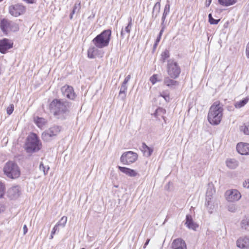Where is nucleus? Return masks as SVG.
I'll use <instances>...</instances> for the list:
<instances>
[{
  "label": "nucleus",
  "mask_w": 249,
  "mask_h": 249,
  "mask_svg": "<svg viewBox=\"0 0 249 249\" xmlns=\"http://www.w3.org/2000/svg\"><path fill=\"white\" fill-rule=\"evenodd\" d=\"M23 230V234L25 235L27 232V231H28V229H27V227L26 225H24Z\"/></svg>",
  "instance_id": "6e6d98bb"
},
{
  "label": "nucleus",
  "mask_w": 249,
  "mask_h": 249,
  "mask_svg": "<svg viewBox=\"0 0 249 249\" xmlns=\"http://www.w3.org/2000/svg\"><path fill=\"white\" fill-rule=\"evenodd\" d=\"M185 225L187 228L194 231H196V229L198 228V225L193 221L191 215H186Z\"/></svg>",
  "instance_id": "a211bd4d"
},
{
  "label": "nucleus",
  "mask_w": 249,
  "mask_h": 249,
  "mask_svg": "<svg viewBox=\"0 0 249 249\" xmlns=\"http://www.w3.org/2000/svg\"><path fill=\"white\" fill-rule=\"evenodd\" d=\"M171 248L172 249H187V246L183 239L178 238L173 241Z\"/></svg>",
  "instance_id": "2eb2a0df"
},
{
  "label": "nucleus",
  "mask_w": 249,
  "mask_h": 249,
  "mask_svg": "<svg viewBox=\"0 0 249 249\" xmlns=\"http://www.w3.org/2000/svg\"><path fill=\"white\" fill-rule=\"evenodd\" d=\"M246 54L247 57L249 58V42L248 43L246 47Z\"/></svg>",
  "instance_id": "864d4df0"
},
{
  "label": "nucleus",
  "mask_w": 249,
  "mask_h": 249,
  "mask_svg": "<svg viewBox=\"0 0 249 249\" xmlns=\"http://www.w3.org/2000/svg\"><path fill=\"white\" fill-rule=\"evenodd\" d=\"M215 192V191L213 186V185H209L206 192V198L212 199Z\"/></svg>",
  "instance_id": "b1692460"
},
{
  "label": "nucleus",
  "mask_w": 249,
  "mask_h": 249,
  "mask_svg": "<svg viewBox=\"0 0 249 249\" xmlns=\"http://www.w3.org/2000/svg\"><path fill=\"white\" fill-rule=\"evenodd\" d=\"M132 18H131V17H129L128 18V23L127 25L125 27V28L124 29L125 32H126L128 34L130 32V30H131V27H132Z\"/></svg>",
  "instance_id": "4c0bfd02"
},
{
  "label": "nucleus",
  "mask_w": 249,
  "mask_h": 249,
  "mask_svg": "<svg viewBox=\"0 0 249 249\" xmlns=\"http://www.w3.org/2000/svg\"><path fill=\"white\" fill-rule=\"evenodd\" d=\"M9 29L13 31H17L18 30V25L14 22L10 21V26H9Z\"/></svg>",
  "instance_id": "a19ab883"
},
{
  "label": "nucleus",
  "mask_w": 249,
  "mask_h": 249,
  "mask_svg": "<svg viewBox=\"0 0 249 249\" xmlns=\"http://www.w3.org/2000/svg\"><path fill=\"white\" fill-rule=\"evenodd\" d=\"M243 187L249 189V179L246 180L243 184Z\"/></svg>",
  "instance_id": "09e8293b"
},
{
  "label": "nucleus",
  "mask_w": 249,
  "mask_h": 249,
  "mask_svg": "<svg viewBox=\"0 0 249 249\" xmlns=\"http://www.w3.org/2000/svg\"><path fill=\"white\" fill-rule=\"evenodd\" d=\"M223 105L216 101L211 106L208 114V120L212 125H218L221 121L223 112Z\"/></svg>",
  "instance_id": "f03ea898"
},
{
  "label": "nucleus",
  "mask_w": 249,
  "mask_h": 249,
  "mask_svg": "<svg viewBox=\"0 0 249 249\" xmlns=\"http://www.w3.org/2000/svg\"><path fill=\"white\" fill-rule=\"evenodd\" d=\"M35 121L36 125L41 128L46 123L45 119L43 118L37 117Z\"/></svg>",
  "instance_id": "cd10ccee"
},
{
  "label": "nucleus",
  "mask_w": 249,
  "mask_h": 249,
  "mask_svg": "<svg viewBox=\"0 0 249 249\" xmlns=\"http://www.w3.org/2000/svg\"><path fill=\"white\" fill-rule=\"evenodd\" d=\"M131 78V75L130 74L128 75L124 79V81H123L122 84H124V85H126L128 83V82L129 81Z\"/></svg>",
  "instance_id": "de8ad7c7"
},
{
  "label": "nucleus",
  "mask_w": 249,
  "mask_h": 249,
  "mask_svg": "<svg viewBox=\"0 0 249 249\" xmlns=\"http://www.w3.org/2000/svg\"><path fill=\"white\" fill-rule=\"evenodd\" d=\"M53 235H54V234H51L50 237V239H52L53 238Z\"/></svg>",
  "instance_id": "680f3d73"
},
{
  "label": "nucleus",
  "mask_w": 249,
  "mask_h": 249,
  "mask_svg": "<svg viewBox=\"0 0 249 249\" xmlns=\"http://www.w3.org/2000/svg\"><path fill=\"white\" fill-rule=\"evenodd\" d=\"M3 0H0V2L2 1Z\"/></svg>",
  "instance_id": "0e129e2a"
},
{
  "label": "nucleus",
  "mask_w": 249,
  "mask_h": 249,
  "mask_svg": "<svg viewBox=\"0 0 249 249\" xmlns=\"http://www.w3.org/2000/svg\"><path fill=\"white\" fill-rule=\"evenodd\" d=\"M138 159L137 153L132 151H128L124 153L121 157L120 160L124 164H130L134 163Z\"/></svg>",
  "instance_id": "6e6552de"
},
{
  "label": "nucleus",
  "mask_w": 249,
  "mask_h": 249,
  "mask_svg": "<svg viewBox=\"0 0 249 249\" xmlns=\"http://www.w3.org/2000/svg\"><path fill=\"white\" fill-rule=\"evenodd\" d=\"M171 78L170 76L165 77L164 79L163 83L171 89H175L179 85V82Z\"/></svg>",
  "instance_id": "f3484780"
},
{
  "label": "nucleus",
  "mask_w": 249,
  "mask_h": 249,
  "mask_svg": "<svg viewBox=\"0 0 249 249\" xmlns=\"http://www.w3.org/2000/svg\"><path fill=\"white\" fill-rule=\"evenodd\" d=\"M119 97L122 100H124L126 98V92L124 91L123 93H121V91H119Z\"/></svg>",
  "instance_id": "49530a36"
},
{
  "label": "nucleus",
  "mask_w": 249,
  "mask_h": 249,
  "mask_svg": "<svg viewBox=\"0 0 249 249\" xmlns=\"http://www.w3.org/2000/svg\"><path fill=\"white\" fill-rule=\"evenodd\" d=\"M41 143L35 133L31 134L27 138L26 143V150L28 153L38 151L41 149Z\"/></svg>",
  "instance_id": "39448f33"
},
{
  "label": "nucleus",
  "mask_w": 249,
  "mask_h": 249,
  "mask_svg": "<svg viewBox=\"0 0 249 249\" xmlns=\"http://www.w3.org/2000/svg\"><path fill=\"white\" fill-rule=\"evenodd\" d=\"M162 33H161V32H160L159 34V35H158V37H157V39H156V40L155 41V43H157L158 44L159 43V42L160 41V40L161 39V36L162 35Z\"/></svg>",
  "instance_id": "603ef678"
},
{
  "label": "nucleus",
  "mask_w": 249,
  "mask_h": 249,
  "mask_svg": "<svg viewBox=\"0 0 249 249\" xmlns=\"http://www.w3.org/2000/svg\"><path fill=\"white\" fill-rule=\"evenodd\" d=\"M4 174L7 177L15 179L18 178L20 175V171L18 166L13 161H8L3 167Z\"/></svg>",
  "instance_id": "20e7f679"
},
{
  "label": "nucleus",
  "mask_w": 249,
  "mask_h": 249,
  "mask_svg": "<svg viewBox=\"0 0 249 249\" xmlns=\"http://www.w3.org/2000/svg\"><path fill=\"white\" fill-rule=\"evenodd\" d=\"M169 1H167V3L165 5L164 12L162 15V20H165L166 16L168 15V14L169 13L170 11V4L168 3Z\"/></svg>",
  "instance_id": "c756f323"
},
{
  "label": "nucleus",
  "mask_w": 249,
  "mask_h": 249,
  "mask_svg": "<svg viewBox=\"0 0 249 249\" xmlns=\"http://www.w3.org/2000/svg\"><path fill=\"white\" fill-rule=\"evenodd\" d=\"M228 210L231 212L234 213L236 211V208L234 204H230L228 206Z\"/></svg>",
  "instance_id": "37998d69"
},
{
  "label": "nucleus",
  "mask_w": 249,
  "mask_h": 249,
  "mask_svg": "<svg viewBox=\"0 0 249 249\" xmlns=\"http://www.w3.org/2000/svg\"><path fill=\"white\" fill-rule=\"evenodd\" d=\"M119 169L124 174L128 175L130 177H135L137 175V173L134 170L128 168L118 166Z\"/></svg>",
  "instance_id": "aec40b11"
},
{
  "label": "nucleus",
  "mask_w": 249,
  "mask_h": 249,
  "mask_svg": "<svg viewBox=\"0 0 249 249\" xmlns=\"http://www.w3.org/2000/svg\"><path fill=\"white\" fill-rule=\"evenodd\" d=\"M61 90L63 96L71 100L75 98L76 95L71 86L65 85L61 88Z\"/></svg>",
  "instance_id": "9b49d317"
},
{
  "label": "nucleus",
  "mask_w": 249,
  "mask_h": 249,
  "mask_svg": "<svg viewBox=\"0 0 249 249\" xmlns=\"http://www.w3.org/2000/svg\"><path fill=\"white\" fill-rule=\"evenodd\" d=\"M212 199H207L206 198V202L205 206L207 207L208 210L209 211L210 213H212V210L213 209L214 206L212 204L211 202Z\"/></svg>",
  "instance_id": "7c9ffc66"
},
{
  "label": "nucleus",
  "mask_w": 249,
  "mask_h": 249,
  "mask_svg": "<svg viewBox=\"0 0 249 249\" xmlns=\"http://www.w3.org/2000/svg\"><path fill=\"white\" fill-rule=\"evenodd\" d=\"M237 0H218L219 4L224 6H229L234 4Z\"/></svg>",
  "instance_id": "a878e982"
},
{
  "label": "nucleus",
  "mask_w": 249,
  "mask_h": 249,
  "mask_svg": "<svg viewBox=\"0 0 249 249\" xmlns=\"http://www.w3.org/2000/svg\"><path fill=\"white\" fill-rule=\"evenodd\" d=\"M127 89V86L126 85H124V84H122L120 88V91H121V93L124 92V91H126Z\"/></svg>",
  "instance_id": "a18cd8bd"
},
{
  "label": "nucleus",
  "mask_w": 249,
  "mask_h": 249,
  "mask_svg": "<svg viewBox=\"0 0 249 249\" xmlns=\"http://www.w3.org/2000/svg\"><path fill=\"white\" fill-rule=\"evenodd\" d=\"M165 20H162L161 23V29L160 31V32L163 33L164 29L165 28V25L164 24Z\"/></svg>",
  "instance_id": "3c124183"
},
{
  "label": "nucleus",
  "mask_w": 249,
  "mask_h": 249,
  "mask_svg": "<svg viewBox=\"0 0 249 249\" xmlns=\"http://www.w3.org/2000/svg\"><path fill=\"white\" fill-rule=\"evenodd\" d=\"M71 103L63 99H55L50 104V109L57 119H64L69 113Z\"/></svg>",
  "instance_id": "f257e3e1"
},
{
  "label": "nucleus",
  "mask_w": 249,
  "mask_h": 249,
  "mask_svg": "<svg viewBox=\"0 0 249 249\" xmlns=\"http://www.w3.org/2000/svg\"><path fill=\"white\" fill-rule=\"evenodd\" d=\"M170 56L169 52L168 50H166L162 53L161 54V58L160 60L162 62L164 63L166 60Z\"/></svg>",
  "instance_id": "2f4dec72"
},
{
  "label": "nucleus",
  "mask_w": 249,
  "mask_h": 249,
  "mask_svg": "<svg viewBox=\"0 0 249 249\" xmlns=\"http://www.w3.org/2000/svg\"><path fill=\"white\" fill-rule=\"evenodd\" d=\"M13 110H14V106H13V105H11L7 108V113L8 114L10 115L12 114Z\"/></svg>",
  "instance_id": "c03bdc74"
},
{
  "label": "nucleus",
  "mask_w": 249,
  "mask_h": 249,
  "mask_svg": "<svg viewBox=\"0 0 249 249\" xmlns=\"http://www.w3.org/2000/svg\"><path fill=\"white\" fill-rule=\"evenodd\" d=\"M225 162L227 167L230 169H236L239 165L238 161L235 159H228Z\"/></svg>",
  "instance_id": "6ab92c4d"
},
{
  "label": "nucleus",
  "mask_w": 249,
  "mask_h": 249,
  "mask_svg": "<svg viewBox=\"0 0 249 249\" xmlns=\"http://www.w3.org/2000/svg\"><path fill=\"white\" fill-rule=\"evenodd\" d=\"M111 35V31L106 30L97 35L92 41L97 48H103L108 45Z\"/></svg>",
  "instance_id": "7ed1b4c3"
},
{
  "label": "nucleus",
  "mask_w": 249,
  "mask_h": 249,
  "mask_svg": "<svg viewBox=\"0 0 249 249\" xmlns=\"http://www.w3.org/2000/svg\"><path fill=\"white\" fill-rule=\"evenodd\" d=\"M124 29L123 28L122 29V31H121V37L122 38H123L124 37Z\"/></svg>",
  "instance_id": "13d9d810"
},
{
  "label": "nucleus",
  "mask_w": 249,
  "mask_h": 249,
  "mask_svg": "<svg viewBox=\"0 0 249 249\" xmlns=\"http://www.w3.org/2000/svg\"><path fill=\"white\" fill-rule=\"evenodd\" d=\"M159 76L158 74H154L150 77V81L152 84H154L156 82L161 81V79H159Z\"/></svg>",
  "instance_id": "58836bf2"
},
{
  "label": "nucleus",
  "mask_w": 249,
  "mask_h": 249,
  "mask_svg": "<svg viewBox=\"0 0 249 249\" xmlns=\"http://www.w3.org/2000/svg\"><path fill=\"white\" fill-rule=\"evenodd\" d=\"M5 186L3 183L0 182V198L3 197L5 193Z\"/></svg>",
  "instance_id": "79ce46f5"
},
{
  "label": "nucleus",
  "mask_w": 249,
  "mask_h": 249,
  "mask_svg": "<svg viewBox=\"0 0 249 249\" xmlns=\"http://www.w3.org/2000/svg\"><path fill=\"white\" fill-rule=\"evenodd\" d=\"M96 249H98V248H96Z\"/></svg>",
  "instance_id": "338daca9"
},
{
  "label": "nucleus",
  "mask_w": 249,
  "mask_h": 249,
  "mask_svg": "<svg viewBox=\"0 0 249 249\" xmlns=\"http://www.w3.org/2000/svg\"><path fill=\"white\" fill-rule=\"evenodd\" d=\"M150 241V239H148L146 242L145 243L144 245V247L143 248H145L146 247V246L149 243V242Z\"/></svg>",
  "instance_id": "bf43d9fd"
},
{
  "label": "nucleus",
  "mask_w": 249,
  "mask_h": 249,
  "mask_svg": "<svg viewBox=\"0 0 249 249\" xmlns=\"http://www.w3.org/2000/svg\"><path fill=\"white\" fill-rule=\"evenodd\" d=\"M225 194L226 199L230 202L238 201L241 197L240 193L236 189L227 191Z\"/></svg>",
  "instance_id": "1a4fd4ad"
},
{
  "label": "nucleus",
  "mask_w": 249,
  "mask_h": 249,
  "mask_svg": "<svg viewBox=\"0 0 249 249\" xmlns=\"http://www.w3.org/2000/svg\"><path fill=\"white\" fill-rule=\"evenodd\" d=\"M141 150L143 152L145 156L148 157L151 156L153 152V149L143 143L141 147Z\"/></svg>",
  "instance_id": "412c9836"
},
{
  "label": "nucleus",
  "mask_w": 249,
  "mask_h": 249,
  "mask_svg": "<svg viewBox=\"0 0 249 249\" xmlns=\"http://www.w3.org/2000/svg\"><path fill=\"white\" fill-rule=\"evenodd\" d=\"M249 226V220L247 218L243 219L241 222V227L242 229H247Z\"/></svg>",
  "instance_id": "72a5a7b5"
},
{
  "label": "nucleus",
  "mask_w": 249,
  "mask_h": 249,
  "mask_svg": "<svg viewBox=\"0 0 249 249\" xmlns=\"http://www.w3.org/2000/svg\"><path fill=\"white\" fill-rule=\"evenodd\" d=\"M9 26H10V21L5 19L1 20L0 27L3 32H5L9 29Z\"/></svg>",
  "instance_id": "5701e85b"
},
{
  "label": "nucleus",
  "mask_w": 249,
  "mask_h": 249,
  "mask_svg": "<svg viewBox=\"0 0 249 249\" xmlns=\"http://www.w3.org/2000/svg\"><path fill=\"white\" fill-rule=\"evenodd\" d=\"M167 72L171 78L176 79L179 76L181 70L177 62L172 60H169L168 61Z\"/></svg>",
  "instance_id": "423d86ee"
},
{
  "label": "nucleus",
  "mask_w": 249,
  "mask_h": 249,
  "mask_svg": "<svg viewBox=\"0 0 249 249\" xmlns=\"http://www.w3.org/2000/svg\"><path fill=\"white\" fill-rule=\"evenodd\" d=\"M20 194L19 186H14L9 188L7 191V196L11 199L17 198Z\"/></svg>",
  "instance_id": "4468645a"
},
{
  "label": "nucleus",
  "mask_w": 249,
  "mask_h": 249,
  "mask_svg": "<svg viewBox=\"0 0 249 249\" xmlns=\"http://www.w3.org/2000/svg\"><path fill=\"white\" fill-rule=\"evenodd\" d=\"M162 109L161 108H158L156 110V112H157L159 110H161Z\"/></svg>",
  "instance_id": "e2e57ef3"
},
{
  "label": "nucleus",
  "mask_w": 249,
  "mask_h": 249,
  "mask_svg": "<svg viewBox=\"0 0 249 249\" xmlns=\"http://www.w3.org/2000/svg\"><path fill=\"white\" fill-rule=\"evenodd\" d=\"M81 9L80 2H76L73 6V9L70 15V18L72 19L73 15L75 13H78Z\"/></svg>",
  "instance_id": "393cba45"
},
{
  "label": "nucleus",
  "mask_w": 249,
  "mask_h": 249,
  "mask_svg": "<svg viewBox=\"0 0 249 249\" xmlns=\"http://www.w3.org/2000/svg\"><path fill=\"white\" fill-rule=\"evenodd\" d=\"M237 152L241 155H249V143L240 142L236 146Z\"/></svg>",
  "instance_id": "dca6fc26"
},
{
  "label": "nucleus",
  "mask_w": 249,
  "mask_h": 249,
  "mask_svg": "<svg viewBox=\"0 0 249 249\" xmlns=\"http://www.w3.org/2000/svg\"><path fill=\"white\" fill-rule=\"evenodd\" d=\"M249 98L246 97L244 99L235 103L234 106L236 108H240L244 107L249 101Z\"/></svg>",
  "instance_id": "bb28decb"
},
{
  "label": "nucleus",
  "mask_w": 249,
  "mask_h": 249,
  "mask_svg": "<svg viewBox=\"0 0 249 249\" xmlns=\"http://www.w3.org/2000/svg\"><path fill=\"white\" fill-rule=\"evenodd\" d=\"M240 130L245 135H249V122L244 124L240 126Z\"/></svg>",
  "instance_id": "c85d7f7f"
},
{
  "label": "nucleus",
  "mask_w": 249,
  "mask_h": 249,
  "mask_svg": "<svg viewBox=\"0 0 249 249\" xmlns=\"http://www.w3.org/2000/svg\"><path fill=\"white\" fill-rule=\"evenodd\" d=\"M212 0H206L205 5L206 7H209L211 3Z\"/></svg>",
  "instance_id": "4d7b16f0"
},
{
  "label": "nucleus",
  "mask_w": 249,
  "mask_h": 249,
  "mask_svg": "<svg viewBox=\"0 0 249 249\" xmlns=\"http://www.w3.org/2000/svg\"><path fill=\"white\" fill-rule=\"evenodd\" d=\"M60 131V126L58 125L53 126L42 134V139L44 141H49L53 137L56 136Z\"/></svg>",
  "instance_id": "0eeeda50"
},
{
  "label": "nucleus",
  "mask_w": 249,
  "mask_h": 249,
  "mask_svg": "<svg viewBox=\"0 0 249 249\" xmlns=\"http://www.w3.org/2000/svg\"><path fill=\"white\" fill-rule=\"evenodd\" d=\"M97 50L95 47H92L89 49L88 51V55L89 58H93L94 57V52Z\"/></svg>",
  "instance_id": "473e14b6"
},
{
  "label": "nucleus",
  "mask_w": 249,
  "mask_h": 249,
  "mask_svg": "<svg viewBox=\"0 0 249 249\" xmlns=\"http://www.w3.org/2000/svg\"><path fill=\"white\" fill-rule=\"evenodd\" d=\"M85 249V248H82V249Z\"/></svg>",
  "instance_id": "69168bd1"
},
{
  "label": "nucleus",
  "mask_w": 249,
  "mask_h": 249,
  "mask_svg": "<svg viewBox=\"0 0 249 249\" xmlns=\"http://www.w3.org/2000/svg\"><path fill=\"white\" fill-rule=\"evenodd\" d=\"M158 45V43L155 42V43H154V44L153 45V49L154 50H155L157 48Z\"/></svg>",
  "instance_id": "052dcab7"
},
{
  "label": "nucleus",
  "mask_w": 249,
  "mask_h": 249,
  "mask_svg": "<svg viewBox=\"0 0 249 249\" xmlns=\"http://www.w3.org/2000/svg\"><path fill=\"white\" fill-rule=\"evenodd\" d=\"M13 43L8 39L4 38L0 40V52L5 53L7 51L13 47Z\"/></svg>",
  "instance_id": "f8f14e48"
},
{
  "label": "nucleus",
  "mask_w": 249,
  "mask_h": 249,
  "mask_svg": "<svg viewBox=\"0 0 249 249\" xmlns=\"http://www.w3.org/2000/svg\"><path fill=\"white\" fill-rule=\"evenodd\" d=\"M209 22L211 24H217L220 21V19H214L211 14H209L208 15Z\"/></svg>",
  "instance_id": "e433bc0d"
},
{
  "label": "nucleus",
  "mask_w": 249,
  "mask_h": 249,
  "mask_svg": "<svg viewBox=\"0 0 249 249\" xmlns=\"http://www.w3.org/2000/svg\"><path fill=\"white\" fill-rule=\"evenodd\" d=\"M160 2H157L154 6L152 11V18H156L160 12Z\"/></svg>",
  "instance_id": "4be33fe9"
},
{
  "label": "nucleus",
  "mask_w": 249,
  "mask_h": 249,
  "mask_svg": "<svg viewBox=\"0 0 249 249\" xmlns=\"http://www.w3.org/2000/svg\"><path fill=\"white\" fill-rule=\"evenodd\" d=\"M236 245L242 249H249V236L240 237L236 241Z\"/></svg>",
  "instance_id": "ddd939ff"
},
{
  "label": "nucleus",
  "mask_w": 249,
  "mask_h": 249,
  "mask_svg": "<svg viewBox=\"0 0 249 249\" xmlns=\"http://www.w3.org/2000/svg\"><path fill=\"white\" fill-rule=\"evenodd\" d=\"M5 210V207L4 206L0 203V213H1L2 212H3Z\"/></svg>",
  "instance_id": "5fc2aeb1"
},
{
  "label": "nucleus",
  "mask_w": 249,
  "mask_h": 249,
  "mask_svg": "<svg viewBox=\"0 0 249 249\" xmlns=\"http://www.w3.org/2000/svg\"><path fill=\"white\" fill-rule=\"evenodd\" d=\"M58 226H59L57 224L55 225V226L54 227V228H53V229L51 232L52 234H54L57 231H58Z\"/></svg>",
  "instance_id": "8fccbe9b"
},
{
  "label": "nucleus",
  "mask_w": 249,
  "mask_h": 249,
  "mask_svg": "<svg viewBox=\"0 0 249 249\" xmlns=\"http://www.w3.org/2000/svg\"><path fill=\"white\" fill-rule=\"evenodd\" d=\"M39 168L40 171L43 172L44 175L48 173L49 170V167L48 166H44L42 163H40Z\"/></svg>",
  "instance_id": "c9c22d12"
},
{
  "label": "nucleus",
  "mask_w": 249,
  "mask_h": 249,
  "mask_svg": "<svg viewBox=\"0 0 249 249\" xmlns=\"http://www.w3.org/2000/svg\"><path fill=\"white\" fill-rule=\"evenodd\" d=\"M160 96L163 97L167 102H169L170 100L169 93L167 91H163L160 93Z\"/></svg>",
  "instance_id": "f704fd0d"
},
{
  "label": "nucleus",
  "mask_w": 249,
  "mask_h": 249,
  "mask_svg": "<svg viewBox=\"0 0 249 249\" xmlns=\"http://www.w3.org/2000/svg\"><path fill=\"white\" fill-rule=\"evenodd\" d=\"M67 221V217L66 216H63L60 220L57 223L59 226H62L63 227H65Z\"/></svg>",
  "instance_id": "ea45409f"
},
{
  "label": "nucleus",
  "mask_w": 249,
  "mask_h": 249,
  "mask_svg": "<svg viewBox=\"0 0 249 249\" xmlns=\"http://www.w3.org/2000/svg\"><path fill=\"white\" fill-rule=\"evenodd\" d=\"M24 11V7L19 4L11 5L9 7V12L10 14L14 17H18L22 14Z\"/></svg>",
  "instance_id": "9d476101"
}]
</instances>
